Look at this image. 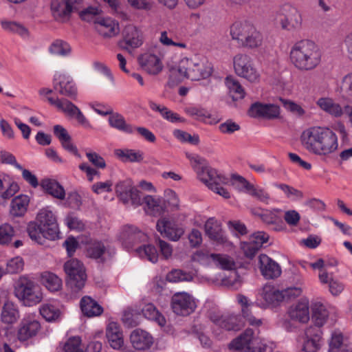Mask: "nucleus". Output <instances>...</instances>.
Segmentation results:
<instances>
[{"label":"nucleus","instance_id":"obj_12","mask_svg":"<svg viewBox=\"0 0 352 352\" xmlns=\"http://www.w3.org/2000/svg\"><path fill=\"white\" fill-rule=\"evenodd\" d=\"M36 221L45 229L44 232L49 240H55L58 237L59 229L56 217L53 212L44 208L39 210L36 216Z\"/></svg>","mask_w":352,"mask_h":352},{"label":"nucleus","instance_id":"obj_45","mask_svg":"<svg viewBox=\"0 0 352 352\" xmlns=\"http://www.w3.org/2000/svg\"><path fill=\"white\" fill-rule=\"evenodd\" d=\"M134 188L131 179H125L119 182L116 186V192L120 199L125 204H127L129 194Z\"/></svg>","mask_w":352,"mask_h":352},{"label":"nucleus","instance_id":"obj_1","mask_svg":"<svg viewBox=\"0 0 352 352\" xmlns=\"http://www.w3.org/2000/svg\"><path fill=\"white\" fill-rule=\"evenodd\" d=\"M300 140L308 151L318 155H329L338 147L336 134L328 128L311 127L302 132Z\"/></svg>","mask_w":352,"mask_h":352},{"label":"nucleus","instance_id":"obj_28","mask_svg":"<svg viewBox=\"0 0 352 352\" xmlns=\"http://www.w3.org/2000/svg\"><path fill=\"white\" fill-rule=\"evenodd\" d=\"M143 205L146 213L153 215H161L165 210L164 201L159 197L146 195L143 197Z\"/></svg>","mask_w":352,"mask_h":352},{"label":"nucleus","instance_id":"obj_18","mask_svg":"<svg viewBox=\"0 0 352 352\" xmlns=\"http://www.w3.org/2000/svg\"><path fill=\"white\" fill-rule=\"evenodd\" d=\"M253 339V330L252 329H247L243 333L230 343L229 347L239 352H256L252 345Z\"/></svg>","mask_w":352,"mask_h":352},{"label":"nucleus","instance_id":"obj_61","mask_svg":"<svg viewBox=\"0 0 352 352\" xmlns=\"http://www.w3.org/2000/svg\"><path fill=\"white\" fill-rule=\"evenodd\" d=\"M242 280L236 272L222 280V285L232 289H238L241 286Z\"/></svg>","mask_w":352,"mask_h":352},{"label":"nucleus","instance_id":"obj_7","mask_svg":"<svg viewBox=\"0 0 352 352\" xmlns=\"http://www.w3.org/2000/svg\"><path fill=\"white\" fill-rule=\"evenodd\" d=\"M82 0H52L51 12L54 19L60 23L67 22L73 12L79 10Z\"/></svg>","mask_w":352,"mask_h":352},{"label":"nucleus","instance_id":"obj_25","mask_svg":"<svg viewBox=\"0 0 352 352\" xmlns=\"http://www.w3.org/2000/svg\"><path fill=\"white\" fill-rule=\"evenodd\" d=\"M206 234L212 241L219 244H224L227 242V238L224 236L221 225L215 218H209L205 225Z\"/></svg>","mask_w":352,"mask_h":352},{"label":"nucleus","instance_id":"obj_8","mask_svg":"<svg viewBox=\"0 0 352 352\" xmlns=\"http://www.w3.org/2000/svg\"><path fill=\"white\" fill-rule=\"evenodd\" d=\"M173 311L179 316H186L195 311L197 304L195 298L185 292H176L171 297Z\"/></svg>","mask_w":352,"mask_h":352},{"label":"nucleus","instance_id":"obj_36","mask_svg":"<svg viewBox=\"0 0 352 352\" xmlns=\"http://www.w3.org/2000/svg\"><path fill=\"white\" fill-rule=\"evenodd\" d=\"M44 230L45 229H43L42 226L35 221L30 222L27 226V232L30 238L40 245L44 244L45 240L49 239Z\"/></svg>","mask_w":352,"mask_h":352},{"label":"nucleus","instance_id":"obj_52","mask_svg":"<svg viewBox=\"0 0 352 352\" xmlns=\"http://www.w3.org/2000/svg\"><path fill=\"white\" fill-rule=\"evenodd\" d=\"M50 51L55 55L65 56L69 53L70 47L67 43L57 40L51 45Z\"/></svg>","mask_w":352,"mask_h":352},{"label":"nucleus","instance_id":"obj_22","mask_svg":"<svg viewBox=\"0 0 352 352\" xmlns=\"http://www.w3.org/2000/svg\"><path fill=\"white\" fill-rule=\"evenodd\" d=\"M130 340L133 348L139 351L148 349L153 344L152 336L141 329H136L131 332Z\"/></svg>","mask_w":352,"mask_h":352},{"label":"nucleus","instance_id":"obj_31","mask_svg":"<svg viewBox=\"0 0 352 352\" xmlns=\"http://www.w3.org/2000/svg\"><path fill=\"white\" fill-rule=\"evenodd\" d=\"M109 125L120 131L127 134H132L135 131V126L127 123L124 116L118 113H113L109 117Z\"/></svg>","mask_w":352,"mask_h":352},{"label":"nucleus","instance_id":"obj_43","mask_svg":"<svg viewBox=\"0 0 352 352\" xmlns=\"http://www.w3.org/2000/svg\"><path fill=\"white\" fill-rule=\"evenodd\" d=\"M115 154L124 162H140L143 160L142 153L140 151L132 149H117L115 151Z\"/></svg>","mask_w":352,"mask_h":352},{"label":"nucleus","instance_id":"obj_26","mask_svg":"<svg viewBox=\"0 0 352 352\" xmlns=\"http://www.w3.org/2000/svg\"><path fill=\"white\" fill-rule=\"evenodd\" d=\"M106 337L110 346L114 349H120L124 344L123 333L117 322L109 323L106 329Z\"/></svg>","mask_w":352,"mask_h":352},{"label":"nucleus","instance_id":"obj_58","mask_svg":"<svg viewBox=\"0 0 352 352\" xmlns=\"http://www.w3.org/2000/svg\"><path fill=\"white\" fill-rule=\"evenodd\" d=\"M259 245V243L256 244L250 239L249 241L241 243V248L246 257L252 258L260 249Z\"/></svg>","mask_w":352,"mask_h":352},{"label":"nucleus","instance_id":"obj_23","mask_svg":"<svg viewBox=\"0 0 352 352\" xmlns=\"http://www.w3.org/2000/svg\"><path fill=\"white\" fill-rule=\"evenodd\" d=\"M156 228L162 234L173 241H177L184 234L182 228L177 227L173 222L166 218H162L157 221Z\"/></svg>","mask_w":352,"mask_h":352},{"label":"nucleus","instance_id":"obj_6","mask_svg":"<svg viewBox=\"0 0 352 352\" xmlns=\"http://www.w3.org/2000/svg\"><path fill=\"white\" fill-rule=\"evenodd\" d=\"M64 271L68 280L67 285L74 291L78 292L85 284L87 274L83 264L76 258H72L64 264Z\"/></svg>","mask_w":352,"mask_h":352},{"label":"nucleus","instance_id":"obj_35","mask_svg":"<svg viewBox=\"0 0 352 352\" xmlns=\"http://www.w3.org/2000/svg\"><path fill=\"white\" fill-rule=\"evenodd\" d=\"M65 108L64 113L68 116L76 119L78 124L87 129H92V126L89 121L86 118L77 106L72 102H69L67 103V106H65Z\"/></svg>","mask_w":352,"mask_h":352},{"label":"nucleus","instance_id":"obj_51","mask_svg":"<svg viewBox=\"0 0 352 352\" xmlns=\"http://www.w3.org/2000/svg\"><path fill=\"white\" fill-rule=\"evenodd\" d=\"M14 236V230L12 226L8 223L0 226V244L6 245L10 243Z\"/></svg>","mask_w":352,"mask_h":352},{"label":"nucleus","instance_id":"obj_57","mask_svg":"<svg viewBox=\"0 0 352 352\" xmlns=\"http://www.w3.org/2000/svg\"><path fill=\"white\" fill-rule=\"evenodd\" d=\"M23 269V260L17 256L8 261L6 265V272L9 274H16L21 272Z\"/></svg>","mask_w":352,"mask_h":352},{"label":"nucleus","instance_id":"obj_47","mask_svg":"<svg viewBox=\"0 0 352 352\" xmlns=\"http://www.w3.org/2000/svg\"><path fill=\"white\" fill-rule=\"evenodd\" d=\"M211 257L215 262L216 265L223 270H232L236 267L234 261L226 254H211Z\"/></svg>","mask_w":352,"mask_h":352},{"label":"nucleus","instance_id":"obj_5","mask_svg":"<svg viewBox=\"0 0 352 352\" xmlns=\"http://www.w3.org/2000/svg\"><path fill=\"white\" fill-rule=\"evenodd\" d=\"M199 179L204 183L208 188L225 199L230 197L228 190L221 186L228 183V178L219 173L218 171L210 166H202L201 170L197 169Z\"/></svg>","mask_w":352,"mask_h":352},{"label":"nucleus","instance_id":"obj_42","mask_svg":"<svg viewBox=\"0 0 352 352\" xmlns=\"http://www.w3.org/2000/svg\"><path fill=\"white\" fill-rule=\"evenodd\" d=\"M225 83L232 94L234 100L242 99L245 97V91L239 81L232 76H228Z\"/></svg>","mask_w":352,"mask_h":352},{"label":"nucleus","instance_id":"obj_33","mask_svg":"<svg viewBox=\"0 0 352 352\" xmlns=\"http://www.w3.org/2000/svg\"><path fill=\"white\" fill-rule=\"evenodd\" d=\"M41 186L45 191L54 197L60 200L65 199V190L57 181L48 178L44 179L41 181Z\"/></svg>","mask_w":352,"mask_h":352},{"label":"nucleus","instance_id":"obj_48","mask_svg":"<svg viewBox=\"0 0 352 352\" xmlns=\"http://www.w3.org/2000/svg\"><path fill=\"white\" fill-rule=\"evenodd\" d=\"M192 279L193 274L192 272H186L179 269L173 270L167 274V280L173 283L191 281Z\"/></svg>","mask_w":352,"mask_h":352},{"label":"nucleus","instance_id":"obj_59","mask_svg":"<svg viewBox=\"0 0 352 352\" xmlns=\"http://www.w3.org/2000/svg\"><path fill=\"white\" fill-rule=\"evenodd\" d=\"M81 339L78 336L70 338L64 344V352H83L80 348Z\"/></svg>","mask_w":352,"mask_h":352},{"label":"nucleus","instance_id":"obj_13","mask_svg":"<svg viewBox=\"0 0 352 352\" xmlns=\"http://www.w3.org/2000/svg\"><path fill=\"white\" fill-rule=\"evenodd\" d=\"M122 39L119 42V46L129 52L132 49L140 47L143 43L142 32L135 25H128L122 31Z\"/></svg>","mask_w":352,"mask_h":352},{"label":"nucleus","instance_id":"obj_21","mask_svg":"<svg viewBox=\"0 0 352 352\" xmlns=\"http://www.w3.org/2000/svg\"><path fill=\"white\" fill-rule=\"evenodd\" d=\"M141 67L151 75L158 74L163 69V65L160 58L150 53H145L138 58Z\"/></svg>","mask_w":352,"mask_h":352},{"label":"nucleus","instance_id":"obj_14","mask_svg":"<svg viewBox=\"0 0 352 352\" xmlns=\"http://www.w3.org/2000/svg\"><path fill=\"white\" fill-rule=\"evenodd\" d=\"M248 115L252 118L275 119L280 116V107L274 104H263L257 102L251 105L248 110Z\"/></svg>","mask_w":352,"mask_h":352},{"label":"nucleus","instance_id":"obj_62","mask_svg":"<svg viewBox=\"0 0 352 352\" xmlns=\"http://www.w3.org/2000/svg\"><path fill=\"white\" fill-rule=\"evenodd\" d=\"M241 129L239 124L232 121V120H227L226 122L221 123L219 126V129L222 133L232 134L236 131H239Z\"/></svg>","mask_w":352,"mask_h":352},{"label":"nucleus","instance_id":"obj_55","mask_svg":"<svg viewBox=\"0 0 352 352\" xmlns=\"http://www.w3.org/2000/svg\"><path fill=\"white\" fill-rule=\"evenodd\" d=\"M275 186L280 189L286 195L287 198H293L297 199H301L303 197V193L290 186L287 184H275Z\"/></svg>","mask_w":352,"mask_h":352},{"label":"nucleus","instance_id":"obj_40","mask_svg":"<svg viewBox=\"0 0 352 352\" xmlns=\"http://www.w3.org/2000/svg\"><path fill=\"white\" fill-rule=\"evenodd\" d=\"M142 312L146 318L155 321L160 326L164 327L166 324L165 318L152 303L145 305L142 309Z\"/></svg>","mask_w":352,"mask_h":352},{"label":"nucleus","instance_id":"obj_4","mask_svg":"<svg viewBox=\"0 0 352 352\" xmlns=\"http://www.w3.org/2000/svg\"><path fill=\"white\" fill-rule=\"evenodd\" d=\"M14 292L25 306H34L43 299V293L39 286L25 276H21L16 282Z\"/></svg>","mask_w":352,"mask_h":352},{"label":"nucleus","instance_id":"obj_64","mask_svg":"<svg viewBox=\"0 0 352 352\" xmlns=\"http://www.w3.org/2000/svg\"><path fill=\"white\" fill-rule=\"evenodd\" d=\"M166 202L170 210L175 211L179 210V201L175 192L172 190H168L166 192Z\"/></svg>","mask_w":352,"mask_h":352},{"label":"nucleus","instance_id":"obj_27","mask_svg":"<svg viewBox=\"0 0 352 352\" xmlns=\"http://www.w3.org/2000/svg\"><path fill=\"white\" fill-rule=\"evenodd\" d=\"M254 25L248 21H236L230 27V35L240 45Z\"/></svg>","mask_w":352,"mask_h":352},{"label":"nucleus","instance_id":"obj_63","mask_svg":"<svg viewBox=\"0 0 352 352\" xmlns=\"http://www.w3.org/2000/svg\"><path fill=\"white\" fill-rule=\"evenodd\" d=\"M322 326L316 325L314 324V326H310L305 330V336L306 338L316 340V342H320L322 332L320 329Z\"/></svg>","mask_w":352,"mask_h":352},{"label":"nucleus","instance_id":"obj_20","mask_svg":"<svg viewBox=\"0 0 352 352\" xmlns=\"http://www.w3.org/2000/svg\"><path fill=\"white\" fill-rule=\"evenodd\" d=\"M289 318L292 320L306 323L309 320V306L307 299H301L297 303L290 306L287 311Z\"/></svg>","mask_w":352,"mask_h":352},{"label":"nucleus","instance_id":"obj_30","mask_svg":"<svg viewBox=\"0 0 352 352\" xmlns=\"http://www.w3.org/2000/svg\"><path fill=\"white\" fill-rule=\"evenodd\" d=\"M262 299L264 300L265 305H276L283 301V296L280 291L276 289L273 285H265L260 293Z\"/></svg>","mask_w":352,"mask_h":352},{"label":"nucleus","instance_id":"obj_10","mask_svg":"<svg viewBox=\"0 0 352 352\" xmlns=\"http://www.w3.org/2000/svg\"><path fill=\"white\" fill-rule=\"evenodd\" d=\"M208 318L216 326L226 331H239L244 325L241 317L234 314H221L211 311Z\"/></svg>","mask_w":352,"mask_h":352},{"label":"nucleus","instance_id":"obj_39","mask_svg":"<svg viewBox=\"0 0 352 352\" xmlns=\"http://www.w3.org/2000/svg\"><path fill=\"white\" fill-rule=\"evenodd\" d=\"M262 43L263 36L254 25L240 45L253 49L260 47L262 45Z\"/></svg>","mask_w":352,"mask_h":352},{"label":"nucleus","instance_id":"obj_16","mask_svg":"<svg viewBox=\"0 0 352 352\" xmlns=\"http://www.w3.org/2000/svg\"><path fill=\"white\" fill-rule=\"evenodd\" d=\"M120 239L126 248L131 249L140 243L146 241L147 236L137 228L129 226L123 228Z\"/></svg>","mask_w":352,"mask_h":352},{"label":"nucleus","instance_id":"obj_11","mask_svg":"<svg viewBox=\"0 0 352 352\" xmlns=\"http://www.w3.org/2000/svg\"><path fill=\"white\" fill-rule=\"evenodd\" d=\"M234 67L236 74L250 82H256L259 74L253 67L251 58L246 54H238L234 58Z\"/></svg>","mask_w":352,"mask_h":352},{"label":"nucleus","instance_id":"obj_32","mask_svg":"<svg viewBox=\"0 0 352 352\" xmlns=\"http://www.w3.org/2000/svg\"><path fill=\"white\" fill-rule=\"evenodd\" d=\"M80 308L82 314L87 317L100 316L103 311L102 307L89 296H85L81 299Z\"/></svg>","mask_w":352,"mask_h":352},{"label":"nucleus","instance_id":"obj_46","mask_svg":"<svg viewBox=\"0 0 352 352\" xmlns=\"http://www.w3.org/2000/svg\"><path fill=\"white\" fill-rule=\"evenodd\" d=\"M137 254L142 258H146L152 263L158 260V253L156 248L151 245H142L135 249Z\"/></svg>","mask_w":352,"mask_h":352},{"label":"nucleus","instance_id":"obj_56","mask_svg":"<svg viewBox=\"0 0 352 352\" xmlns=\"http://www.w3.org/2000/svg\"><path fill=\"white\" fill-rule=\"evenodd\" d=\"M100 13V10L96 7H89L87 9L80 12V17L86 21L94 22L97 19H100L98 16Z\"/></svg>","mask_w":352,"mask_h":352},{"label":"nucleus","instance_id":"obj_29","mask_svg":"<svg viewBox=\"0 0 352 352\" xmlns=\"http://www.w3.org/2000/svg\"><path fill=\"white\" fill-rule=\"evenodd\" d=\"M316 104L321 110L331 115L339 118L343 115V109L340 104L336 102L333 99L329 97L320 98L316 101Z\"/></svg>","mask_w":352,"mask_h":352},{"label":"nucleus","instance_id":"obj_49","mask_svg":"<svg viewBox=\"0 0 352 352\" xmlns=\"http://www.w3.org/2000/svg\"><path fill=\"white\" fill-rule=\"evenodd\" d=\"M41 315L47 321L57 320L60 316V310L53 305L45 304L40 308Z\"/></svg>","mask_w":352,"mask_h":352},{"label":"nucleus","instance_id":"obj_37","mask_svg":"<svg viewBox=\"0 0 352 352\" xmlns=\"http://www.w3.org/2000/svg\"><path fill=\"white\" fill-rule=\"evenodd\" d=\"M312 320L316 325L322 326L327 321L329 313L325 306L316 302L311 305Z\"/></svg>","mask_w":352,"mask_h":352},{"label":"nucleus","instance_id":"obj_38","mask_svg":"<svg viewBox=\"0 0 352 352\" xmlns=\"http://www.w3.org/2000/svg\"><path fill=\"white\" fill-rule=\"evenodd\" d=\"M106 250L107 248L102 241H94L88 244L87 254L90 258L98 259L100 262H104V255L106 253Z\"/></svg>","mask_w":352,"mask_h":352},{"label":"nucleus","instance_id":"obj_17","mask_svg":"<svg viewBox=\"0 0 352 352\" xmlns=\"http://www.w3.org/2000/svg\"><path fill=\"white\" fill-rule=\"evenodd\" d=\"M41 329L38 321L31 318H23L18 327L17 338L20 342L27 341L35 337Z\"/></svg>","mask_w":352,"mask_h":352},{"label":"nucleus","instance_id":"obj_54","mask_svg":"<svg viewBox=\"0 0 352 352\" xmlns=\"http://www.w3.org/2000/svg\"><path fill=\"white\" fill-rule=\"evenodd\" d=\"M283 107L293 114L302 117L305 114L304 109L298 104L286 99L280 98Z\"/></svg>","mask_w":352,"mask_h":352},{"label":"nucleus","instance_id":"obj_3","mask_svg":"<svg viewBox=\"0 0 352 352\" xmlns=\"http://www.w3.org/2000/svg\"><path fill=\"white\" fill-rule=\"evenodd\" d=\"M178 72L179 78H186L191 80H199L209 77L212 74V66L206 60L182 59L176 68L171 69L172 74Z\"/></svg>","mask_w":352,"mask_h":352},{"label":"nucleus","instance_id":"obj_24","mask_svg":"<svg viewBox=\"0 0 352 352\" xmlns=\"http://www.w3.org/2000/svg\"><path fill=\"white\" fill-rule=\"evenodd\" d=\"M96 30L104 38H111L119 32L118 23L110 18H100L94 21Z\"/></svg>","mask_w":352,"mask_h":352},{"label":"nucleus","instance_id":"obj_50","mask_svg":"<svg viewBox=\"0 0 352 352\" xmlns=\"http://www.w3.org/2000/svg\"><path fill=\"white\" fill-rule=\"evenodd\" d=\"M345 346L349 345L346 344H344L343 336L342 333L338 331H334L331 335V338L329 342V352H339L340 350L342 347H344Z\"/></svg>","mask_w":352,"mask_h":352},{"label":"nucleus","instance_id":"obj_2","mask_svg":"<svg viewBox=\"0 0 352 352\" xmlns=\"http://www.w3.org/2000/svg\"><path fill=\"white\" fill-rule=\"evenodd\" d=\"M292 65L300 72L314 70L321 62L318 46L311 40L302 39L294 43L289 52Z\"/></svg>","mask_w":352,"mask_h":352},{"label":"nucleus","instance_id":"obj_19","mask_svg":"<svg viewBox=\"0 0 352 352\" xmlns=\"http://www.w3.org/2000/svg\"><path fill=\"white\" fill-rule=\"evenodd\" d=\"M259 268L266 279H274L281 274L280 266L266 254L259 256Z\"/></svg>","mask_w":352,"mask_h":352},{"label":"nucleus","instance_id":"obj_53","mask_svg":"<svg viewBox=\"0 0 352 352\" xmlns=\"http://www.w3.org/2000/svg\"><path fill=\"white\" fill-rule=\"evenodd\" d=\"M1 25L5 30L17 33L21 36H25L28 33V30L25 28L21 24L14 21H2Z\"/></svg>","mask_w":352,"mask_h":352},{"label":"nucleus","instance_id":"obj_15","mask_svg":"<svg viewBox=\"0 0 352 352\" xmlns=\"http://www.w3.org/2000/svg\"><path fill=\"white\" fill-rule=\"evenodd\" d=\"M54 90L60 94L71 98H75L77 94V89L73 79L65 74H56L53 79Z\"/></svg>","mask_w":352,"mask_h":352},{"label":"nucleus","instance_id":"obj_41","mask_svg":"<svg viewBox=\"0 0 352 352\" xmlns=\"http://www.w3.org/2000/svg\"><path fill=\"white\" fill-rule=\"evenodd\" d=\"M41 282L46 288L52 292L59 290L62 286L61 279L56 274L49 272L42 274Z\"/></svg>","mask_w":352,"mask_h":352},{"label":"nucleus","instance_id":"obj_34","mask_svg":"<svg viewBox=\"0 0 352 352\" xmlns=\"http://www.w3.org/2000/svg\"><path fill=\"white\" fill-rule=\"evenodd\" d=\"M29 197L21 195L14 197L10 204V214L14 217H22L27 211L29 204Z\"/></svg>","mask_w":352,"mask_h":352},{"label":"nucleus","instance_id":"obj_60","mask_svg":"<svg viewBox=\"0 0 352 352\" xmlns=\"http://www.w3.org/2000/svg\"><path fill=\"white\" fill-rule=\"evenodd\" d=\"M247 192L260 201L267 202L270 199V195L264 189L254 187L252 184L247 190Z\"/></svg>","mask_w":352,"mask_h":352},{"label":"nucleus","instance_id":"obj_44","mask_svg":"<svg viewBox=\"0 0 352 352\" xmlns=\"http://www.w3.org/2000/svg\"><path fill=\"white\" fill-rule=\"evenodd\" d=\"M19 318L18 310L13 303L7 302L4 304L1 311V320L6 324H12Z\"/></svg>","mask_w":352,"mask_h":352},{"label":"nucleus","instance_id":"obj_9","mask_svg":"<svg viewBox=\"0 0 352 352\" xmlns=\"http://www.w3.org/2000/svg\"><path fill=\"white\" fill-rule=\"evenodd\" d=\"M279 21L283 30L294 31L302 26V16L298 10L289 5H283L280 9Z\"/></svg>","mask_w":352,"mask_h":352}]
</instances>
